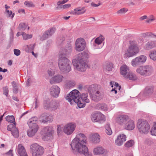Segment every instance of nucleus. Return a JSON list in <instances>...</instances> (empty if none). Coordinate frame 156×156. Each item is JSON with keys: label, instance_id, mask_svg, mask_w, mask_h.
<instances>
[{"label": "nucleus", "instance_id": "f257e3e1", "mask_svg": "<svg viewBox=\"0 0 156 156\" xmlns=\"http://www.w3.org/2000/svg\"><path fill=\"white\" fill-rule=\"evenodd\" d=\"M87 138L83 133H79L72 140L70 144L73 153L83 154L85 156H92L86 146Z\"/></svg>", "mask_w": 156, "mask_h": 156}, {"label": "nucleus", "instance_id": "f03ea898", "mask_svg": "<svg viewBox=\"0 0 156 156\" xmlns=\"http://www.w3.org/2000/svg\"><path fill=\"white\" fill-rule=\"evenodd\" d=\"M87 59H73L72 63L74 69L80 72H85L89 67Z\"/></svg>", "mask_w": 156, "mask_h": 156}, {"label": "nucleus", "instance_id": "7ed1b4c3", "mask_svg": "<svg viewBox=\"0 0 156 156\" xmlns=\"http://www.w3.org/2000/svg\"><path fill=\"white\" fill-rule=\"evenodd\" d=\"M129 45L127 52L124 55V57L129 58L137 53L139 51L137 42L135 41H129Z\"/></svg>", "mask_w": 156, "mask_h": 156}, {"label": "nucleus", "instance_id": "20e7f679", "mask_svg": "<svg viewBox=\"0 0 156 156\" xmlns=\"http://www.w3.org/2000/svg\"><path fill=\"white\" fill-rule=\"evenodd\" d=\"M79 92L77 90H74L70 92L68 94L65 98L66 100L69 102L71 104H72V101H73L76 103L80 107H82L84 104H82L80 103L81 101L78 99L80 96Z\"/></svg>", "mask_w": 156, "mask_h": 156}, {"label": "nucleus", "instance_id": "39448f33", "mask_svg": "<svg viewBox=\"0 0 156 156\" xmlns=\"http://www.w3.org/2000/svg\"><path fill=\"white\" fill-rule=\"evenodd\" d=\"M58 66L62 72L67 73L71 71L72 63L69 59H58Z\"/></svg>", "mask_w": 156, "mask_h": 156}, {"label": "nucleus", "instance_id": "423d86ee", "mask_svg": "<svg viewBox=\"0 0 156 156\" xmlns=\"http://www.w3.org/2000/svg\"><path fill=\"white\" fill-rule=\"evenodd\" d=\"M137 128L140 133L147 134L149 131L150 126L147 121L139 119L137 122Z\"/></svg>", "mask_w": 156, "mask_h": 156}, {"label": "nucleus", "instance_id": "0eeeda50", "mask_svg": "<svg viewBox=\"0 0 156 156\" xmlns=\"http://www.w3.org/2000/svg\"><path fill=\"white\" fill-rule=\"evenodd\" d=\"M72 47L70 41H68L64 50L60 51L58 53V58H68L72 51Z\"/></svg>", "mask_w": 156, "mask_h": 156}, {"label": "nucleus", "instance_id": "6e6552de", "mask_svg": "<svg viewBox=\"0 0 156 156\" xmlns=\"http://www.w3.org/2000/svg\"><path fill=\"white\" fill-rule=\"evenodd\" d=\"M120 70L121 74L125 78L133 80L137 79L135 75L130 72L129 68L126 65L121 66Z\"/></svg>", "mask_w": 156, "mask_h": 156}, {"label": "nucleus", "instance_id": "1a4fd4ad", "mask_svg": "<svg viewBox=\"0 0 156 156\" xmlns=\"http://www.w3.org/2000/svg\"><path fill=\"white\" fill-rule=\"evenodd\" d=\"M136 72L142 76H147L152 74L153 72V69L150 66H142L136 69Z\"/></svg>", "mask_w": 156, "mask_h": 156}, {"label": "nucleus", "instance_id": "9d476101", "mask_svg": "<svg viewBox=\"0 0 156 156\" xmlns=\"http://www.w3.org/2000/svg\"><path fill=\"white\" fill-rule=\"evenodd\" d=\"M30 149L33 156H41L43 154V147L36 143L32 144Z\"/></svg>", "mask_w": 156, "mask_h": 156}, {"label": "nucleus", "instance_id": "9b49d317", "mask_svg": "<svg viewBox=\"0 0 156 156\" xmlns=\"http://www.w3.org/2000/svg\"><path fill=\"white\" fill-rule=\"evenodd\" d=\"M41 132L43 136V139L44 140L48 141L53 138L54 131L51 127L49 126L44 127L42 129Z\"/></svg>", "mask_w": 156, "mask_h": 156}, {"label": "nucleus", "instance_id": "f8f14e48", "mask_svg": "<svg viewBox=\"0 0 156 156\" xmlns=\"http://www.w3.org/2000/svg\"><path fill=\"white\" fill-rule=\"evenodd\" d=\"M76 127V124L74 123L69 122L67 123L64 127L63 132L67 135H70L73 132Z\"/></svg>", "mask_w": 156, "mask_h": 156}, {"label": "nucleus", "instance_id": "ddd939ff", "mask_svg": "<svg viewBox=\"0 0 156 156\" xmlns=\"http://www.w3.org/2000/svg\"><path fill=\"white\" fill-rule=\"evenodd\" d=\"M30 129L27 130L28 136L30 137H32L34 136L37 131L39 127L37 123H32L31 122L30 123H27Z\"/></svg>", "mask_w": 156, "mask_h": 156}, {"label": "nucleus", "instance_id": "4468645a", "mask_svg": "<svg viewBox=\"0 0 156 156\" xmlns=\"http://www.w3.org/2000/svg\"><path fill=\"white\" fill-rule=\"evenodd\" d=\"M86 42L85 40L82 38L77 39L75 42V49L79 51H83L86 47Z\"/></svg>", "mask_w": 156, "mask_h": 156}, {"label": "nucleus", "instance_id": "2eb2a0df", "mask_svg": "<svg viewBox=\"0 0 156 156\" xmlns=\"http://www.w3.org/2000/svg\"><path fill=\"white\" fill-rule=\"evenodd\" d=\"M105 117L101 112H98L92 114L91 119L93 122L105 121Z\"/></svg>", "mask_w": 156, "mask_h": 156}, {"label": "nucleus", "instance_id": "dca6fc26", "mask_svg": "<svg viewBox=\"0 0 156 156\" xmlns=\"http://www.w3.org/2000/svg\"><path fill=\"white\" fill-rule=\"evenodd\" d=\"M105 38L102 35H100L99 37L96 38L94 40L95 44L94 45L97 48H101L104 44L105 42H103L105 40Z\"/></svg>", "mask_w": 156, "mask_h": 156}, {"label": "nucleus", "instance_id": "f3484780", "mask_svg": "<svg viewBox=\"0 0 156 156\" xmlns=\"http://www.w3.org/2000/svg\"><path fill=\"white\" fill-rule=\"evenodd\" d=\"M129 117L126 115H120L117 117L116 119V122L121 125H124L128 121Z\"/></svg>", "mask_w": 156, "mask_h": 156}, {"label": "nucleus", "instance_id": "a211bd4d", "mask_svg": "<svg viewBox=\"0 0 156 156\" xmlns=\"http://www.w3.org/2000/svg\"><path fill=\"white\" fill-rule=\"evenodd\" d=\"M87 97L88 93L87 92L83 93L80 95V97H79L78 99L80 101H81L80 103H82V104H84L82 107H80L79 105H77L79 108L84 107L85 106L86 103L89 102L90 100L87 98Z\"/></svg>", "mask_w": 156, "mask_h": 156}, {"label": "nucleus", "instance_id": "6ab92c4d", "mask_svg": "<svg viewBox=\"0 0 156 156\" xmlns=\"http://www.w3.org/2000/svg\"><path fill=\"white\" fill-rule=\"evenodd\" d=\"M60 88L57 86H53L50 88V94L53 97L57 98L60 92Z\"/></svg>", "mask_w": 156, "mask_h": 156}, {"label": "nucleus", "instance_id": "aec40b11", "mask_svg": "<svg viewBox=\"0 0 156 156\" xmlns=\"http://www.w3.org/2000/svg\"><path fill=\"white\" fill-rule=\"evenodd\" d=\"M135 127L134 121L129 119L128 121L126 123L124 126V128L128 130H132L134 129Z\"/></svg>", "mask_w": 156, "mask_h": 156}, {"label": "nucleus", "instance_id": "412c9836", "mask_svg": "<svg viewBox=\"0 0 156 156\" xmlns=\"http://www.w3.org/2000/svg\"><path fill=\"white\" fill-rule=\"evenodd\" d=\"M17 152L19 156H28L25 148L21 144H18L17 147Z\"/></svg>", "mask_w": 156, "mask_h": 156}, {"label": "nucleus", "instance_id": "4be33fe9", "mask_svg": "<svg viewBox=\"0 0 156 156\" xmlns=\"http://www.w3.org/2000/svg\"><path fill=\"white\" fill-rule=\"evenodd\" d=\"M56 30L55 28L52 27L50 30H48L45 32L43 34L41 39L43 40H46L48 37H51L53 34Z\"/></svg>", "mask_w": 156, "mask_h": 156}, {"label": "nucleus", "instance_id": "5701e85b", "mask_svg": "<svg viewBox=\"0 0 156 156\" xmlns=\"http://www.w3.org/2000/svg\"><path fill=\"white\" fill-rule=\"evenodd\" d=\"M90 97L92 100L97 102L101 100L102 98L101 95V93H100V91H97L96 92V93L91 94Z\"/></svg>", "mask_w": 156, "mask_h": 156}, {"label": "nucleus", "instance_id": "b1692460", "mask_svg": "<svg viewBox=\"0 0 156 156\" xmlns=\"http://www.w3.org/2000/svg\"><path fill=\"white\" fill-rule=\"evenodd\" d=\"M126 140V136L124 134L120 135L118 136L117 138L115 140V143L118 146H121L123 142Z\"/></svg>", "mask_w": 156, "mask_h": 156}, {"label": "nucleus", "instance_id": "393cba45", "mask_svg": "<svg viewBox=\"0 0 156 156\" xmlns=\"http://www.w3.org/2000/svg\"><path fill=\"white\" fill-rule=\"evenodd\" d=\"M147 59H133L131 61V64L133 67L143 64L146 61Z\"/></svg>", "mask_w": 156, "mask_h": 156}, {"label": "nucleus", "instance_id": "a878e982", "mask_svg": "<svg viewBox=\"0 0 156 156\" xmlns=\"http://www.w3.org/2000/svg\"><path fill=\"white\" fill-rule=\"evenodd\" d=\"M63 76L59 75L51 78L50 80V83L51 84L59 83L62 81Z\"/></svg>", "mask_w": 156, "mask_h": 156}, {"label": "nucleus", "instance_id": "bb28decb", "mask_svg": "<svg viewBox=\"0 0 156 156\" xmlns=\"http://www.w3.org/2000/svg\"><path fill=\"white\" fill-rule=\"evenodd\" d=\"M154 92V87L153 86H147L144 90V93L147 96L151 95Z\"/></svg>", "mask_w": 156, "mask_h": 156}, {"label": "nucleus", "instance_id": "cd10ccee", "mask_svg": "<svg viewBox=\"0 0 156 156\" xmlns=\"http://www.w3.org/2000/svg\"><path fill=\"white\" fill-rule=\"evenodd\" d=\"M100 86L97 85L96 84H94L90 86L88 88V90L91 93H96L97 91H100L99 88Z\"/></svg>", "mask_w": 156, "mask_h": 156}, {"label": "nucleus", "instance_id": "c85d7f7f", "mask_svg": "<svg viewBox=\"0 0 156 156\" xmlns=\"http://www.w3.org/2000/svg\"><path fill=\"white\" fill-rule=\"evenodd\" d=\"M104 152V149L101 147H96L93 150V153L95 155L103 154Z\"/></svg>", "mask_w": 156, "mask_h": 156}, {"label": "nucleus", "instance_id": "c756f323", "mask_svg": "<svg viewBox=\"0 0 156 156\" xmlns=\"http://www.w3.org/2000/svg\"><path fill=\"white\" fill-rule=\"evenodd\" d=\"M90 58L88 53L83 51L77 54L76 58Z\"/></svg>", "mask_w": 156, "mask_h": 156}, {"label": "nucleus", "instance_id": "7c9ffc66", "mask_svg": "<svg viewBox=\"0 0 156 156\" xmlns=\"http://www.w3.org/2000/svg\"><path fill=\"white\" fill-rule=\"evenodd\" d=\"M50 110L55 111L60 107V104L58 101H55L51 102Z\"/></svg>", "mask_w": 156, "mask_h": 156}, {"label": "nucleus", "instance_id": "2f4dec72", "mask_svg": "<svg viewBox=\"0 0 156 156\" xmlns=\"http://www.w3.org/2000/svg\"><path fill=\"white\" fill-rule=\"evenodd\" d=\"M85 8V7H78L74 9L75 13L76 15H79L84 13L86 10H83Z\"/></svg>", "mask_w": 156, "mask_h": 156}, {"label": "nucleus", "instance_id": "473e14b6", "mask_svg": "<svg viewBox=\"0 0 156 156\" xmlns=\"http://www.w3.org/2000/svg\"><path fill=\"white\" fill-rule=\"evenodd\" d=\"M65 39L64 36L59 37L57 39V44L58 46H63L65 43Z\"/></svg>", "mask_w": 156, "mask_h": 156}, {"label": "nucleus", "instance_id": "72a5a7b5", "mask_svg": "<svg viewBox=\"0 0 156 156\" xmlns=\"http://www.w3.org/2000/svg\"><path fill=\"white\" fill-rule=\"evenodd\" d=\"M156 46V44L153 41L148 42L145 45V49L147 50H149Z\"/></svg>", "mask_w": 156, "mask_h": 156}, {"label": "nucleus", "instance_id": "f704fd0d", "mask_svg": "<svg viewBox=\"0 0 156 156\" xmlns=\"http://www.w3.org/2000/svg\"><path fill=\"white\" fill-rule=\"evenodd\" d=\"M92 140L94 143H98L100 141V136L98 133H96L92 136Z\"/></svg>", "mask_w": 156, "mask_h": 156}, {"label": "nucleus", "instance_id": "c9c22d12", "mask_svg": "<svg viewBox=\"0 0 156 156\" xmlns=\"http://www.w3.org/2000/svg\"><path fill=\"white\" fill-rule=\"evenodd\" d=\"M5 119L6 121L11 123H13L15 125H16V123L15 122V119L13 115H8L6 116Z\"/></svg>", "mask_w": 156, "mask_h": 156}, {"label": "nucleus", "instance_id": "e433bc0d", "mask_svg": "<svg viewBox=\"0 0 156 156\" xmlns=\"http://www.w3.org/2000/svg\"><path fill=\"white\" fill-rule=\"evenodd\" d=\"M105 132L108 135H110L112 134V131L110 127V126L109 124H106L105 126Z\"/></svg>", "mask_w": 156, "mask_h": 156}, {"label": "nucleus", "instance_id": "4c0bfd02", "mask_svg": "<svg viewBox=\"0 0 156 156\" xmlns=\"http://www.w3.org/2000/svg\"><path fill=\"white\" fill-rule=\"evenodd\" d=\"M96 108L99 110L105 111L107 109L106 106L105 104L103 103H99L97 104L96 105Z\"/></svg>", "mask_w": 156, "mask_h": 156}, {"label": "nucleus", "instance_id": "58836bf2", "mask_svg": "<svg viewBox=\"0 0 156 156\" xmlns=\"http://www.w3.org/2000/svg\"><path fill=\"white\" fill-rule=\"evenodd\" d=\"M11 131L12 134L14 136V137L17 138L19 136V133L18 129L16 127L13 128V129H12Z\"/></svg>", "mask_w": 156, "mask_h": 156}, {"label": "nucleus", "instance_id": "ea45409f", "mask_svg": "<svg viewBox=\"0 0 156 156\" xmlns=\"http://www.w3.org/2000/svg\"><path fill=\"white\" fill-rule=\"evenodd\" d=\"M51 103L49 102V100H46L44 101L43 107L46 109H50L51 108Z\"/></svg>", "mask_w": 156, "mask_h": 156}, {"label": "nucleus", "instance_id": "a19ab883", "mask_svg": "<svg viewBox=\"0 0 156 156\" xmlns=\"http://www.w3.org/2000/svg\"><path fill=\"white\" fill-rule=\"evenodd\" d=\"M47 114L46 113H44L42 114L39 117V119L40 121H41L42 123H45L47 122H44V120L47 119Z\"/></svg>", "mask_w": 156, "mask_h": 156}, {"label": "nucleus", "instance_id": "79ce46f5", "mask_svg": "<svg viewBox=\"0 0 156 156\" xmlns=\"http://www.w3.org/2000/svg\"><path fill=\"white\" fill-rule=\"evenodd\" d=\"M27 27V24L24 23H20L19 25V29L20 30H25Z\"/></svg>", "mask_w": 156, "mask_h": 156}, {"label": "nucleus", "instance_id": "37998d69", "mask_svg": "<svg viewBox=\"0 0 156 156\" xmlns=\"http://www.w3.org/2000/svg\"><path fill=\"white\" fill-rule=\"evenodd\" d=\"M134 141L131 140L127 141L125 144V146L126 147L129 148L132 147L134 145Z\"/></svg>", "mask_w": 156, "mask_h": 156}, {"label": "nucleus", "instance_id": "c03bdc74", "mask_svg": "<svg viewBox=\"0 0 156 156\" xmlns=\"http://www.w3.org/2000/svg\"><path fill=\"white\" fill-rule=\"evenodd\" d=\"M150 132L152 135L156 136V122H154V124L151 128Z\"/></svg>", "mask_w": 156, "mask_h": 156}, {"label": "nucleus", "instance_id": "a18cd8bd", "mask_svg": "<svg viewBox=\"0 0 156 156\" xmlns=\"http://www.w3.org/2000/svg\"><path fill=\"white\" fill-rule=\"evenodd\" d=\"M150 132L152 135L156 136V122H154V124L151 128Z\"/></svg>", "mask_w": 156, "mask_h": 156}, {"label": "nucleus", "instance_id": "49530a36", "mask_svg": "<svg viewBox=\"0 0 156 156\" xmlns=\"http://www.w3.org/2000/svg\"><path fill=\"white\" fill-rule=\"evenodd\" d=\"M23 40H26L28 39L31 38L32 37V34H29L23 32L22 34Z\"/></svg>", "mask_w": 156, "mask_h": 156}, {"label": "nucleus", "instance_id": "de8ad7c7", "mask_svg": "<svg viewBox=\"0 0 156 156\" xmlns=\"http://www.w3.org/2000/svg\"><path fill=\"white\" fill-rule=\"evenodd\" d=\"M113 67V64L111 62H108L107 64V69L108 71H111L112 70Z\"/></svg>", "mask_w": 156, "mask_h": 156}, {"label": "nucleus", "instance_id": "09e8293b", "mask_svg": "<svg viewBox=\"0 0 156 156\" xmlns=\"http://www.w3.org/2000/svg\"><path fill=\"white\" fill-rule=\"evenodd\" d=\"M110 85L112 87H113V85H114L115 87L117 88V87H119V90H120L121 89V86L119 85V84L114 81H111L110 82Z\"/></svg>", "mask_w": 156, "mask_h": 156}, {"label": "nucleus", "instance_id": "8fccbe9b", "mask_svg": "<svg viewBox=\"0 0 156 156\" xmlns=\"http://www.w3.org/2000/svg\"><path fill=\"white\" fill-rule=\"evenodd\" d=\"M16 125H15L14 124L12 123L10 124L7 126V129L8 131H11L12 129H13V128L16 127Z\"/></svg>", "mask_w": 156, "mask_h": 156}, {"label": "nucleus", "instance_id": "3c124183", "mask_svg": "<svg viewBox=\"0 0 156 156\" xmlns=\"http://www.w3.org/2000/svg\"><path fill=\"white\" fill-rule=\"evenodd\" d=\"M149 56L150 58H156V51H151Z\"/></svg>", "mask_w": 156, "mask_h": 156}, {"label": "nucleus", "instance_id": "603ef678", "mask_svg": "<svg viewBox=\"0 0 156 156\" xmlns=\"http://www.w3.org/2000/svg\"><path fill=\"white\" fill-rule=\"evenodd\" d=\"M24 5L28 7H32L34 6L32 2L27 1H25L24 2Z\"/></svg>", "mask_w": 156, "mask_h": 156}, {"label": "nucleus", "instance_id": "864d4df0", "mask_svg": "<svg viewBox=\"0 0 156 156\" xmlns=\"http://www.w3.org/2000/svg\"><path fill=\"white\" fill-rule=\"evenodd\" d=\"M47 119L44 120V122H50L53 120V117L51 115L47 114Z\"/></svg>", "mask_w": 156, "mask_h": 156}, {"label": "nucleus", "instance_id": "5fc2aeb1", "mask_svg": "<svg viewBox=\"0 0 156 156\" xmlns=\"http://www.w3.org/2000/svg\"><path fill=\"white\" fill-rule=\"evenodd\" d=\"M37 118L36 117H34L31 118L30 119L28 123H30L31 122L32 123H36V121L37 120Z\"/></svg>", "mask_w": 156, "mask_h": 156}, {"label": "nucleus", "instance_id": "6e6d98bb", "mask_svg": "<svg viewBox=\"0 0 156 156\" xmlns=\"http://www.w3.org/2000/svg\"><path fill=\"white\" fill-rule=\"evenodd\" d=\"M127 11L128 9L126 10L125 8H123L118 10L117 12V13L118 14L124 13H125Z\"/></svg>", "mask_w": 156, "mask_h": 156}, {"label": "nucleus", "instance_id": "4d7b16f0", "mask_svg": "<svg viewBox=\"0 0 156 156\" xmlns=\"http://www.w3.org/2000/svg\"><path fill=\"white\" fill-rule=\"evenodd\" d=\"M4 94L6 95V96H8V92H9V90L8 88L6 87H3V89Z\"/></svg>", "mask_w": 156, "mask_h": 156}, {"label": "nucleus", "instance_id": "13d9d810", "mask_svg": "<svg viewBox=\"0 0 156 156\" xmlns=\"http://www.w3.org/2000/svg\"><path fill=\"white\" fill-rule=\"evenodd\" d=\"M14 54L16 56L19 55L20 54V51L19 49H14Z\"/></svg>", "mask_w": 156, "mask_h": 156}, {"label": "nucleus", "instance_id": "bf43d9fd", "mask_svg": "<svg viewBox=\"0 0 156 156\" xmlns=\"http://www.w3.org/2000/svg\"><path fill=\"white\" fill-rule=\"evenodd\" d=\"M57 127V133L58 134L62 132V130L61 129V127L60 125H58Z\"/></svg>", "mask_w": 156, "mask_h": 156}, {"label": "nucleus", "instance_id": "052dcab7", "mask_svg": "<svg viewBox=\"0 0 156 156\" xmlns=\"http://www.w3.org/2000/svg\"><path fill=\"white\" fill-rule=\"evenodd\" d=\"M31 79L29 78L28 79L26 82V85L28 87L30 86V83L31 82Z\"/></svg>", "mask_w": 156, "mask_h": 156}, {"label": "nucleus", "instance_id": "680f3d73", "mask_svg": "<svg viewBox=\"0 0 156 156\" xmlns=\"http://www.w3.org/2000/svg\"><path fill=\"white\" fill-rule=\"evenodd\" d=\"M12 150H10L8 152L5 153V154L7 155H8L11 156H13V154L12 153Z\"/></svg>", "mask_w": 156, "mask_h": 156}, {"label": "nucleus", "instance_id": "e2e57ef3", "mask_svg": "<svg viewBox=\"0 0 156 156\" xmlns=\"http://www.w3.org/2000/svg\"><path fill=\"white\" fill-rule=\"evenodd\" d=\"M71 5L70 4H65L62 5V7L63 9L67 8L70 7Z\"/></svg>", "mask_w": 156, "mask_h": 156}, {"label": "nucleus", "instance_id": "0e129e2a", "mask_svg": "<svg viewBox=\"0 0 156 156\" xmlns=\"http://www.w3.org/2000/svg\"><path fill=\"white\" fill-rule=\"evenodd\" d=\"M5 12L8 13V16L9 17H10L12 14V11H9L8 10H6Z\"/></svg>", "mask_w": 156, "mask_h": 156}, {"label": "nucleus", "instance_id": "69168bd1", "mask_svg": "<svg viewBox=\"0 0 156 156\" xmlns=\"http://www.w3.org/2000/svg\"><path fill=\"white\" fill-rule=\"evenodd\" d=\"M13 92L15 94H17L18 92V89L17 87H13L12 89Z\"/></svg>", "mask_w": 156, "mask_h": 156}, {"label": "nucleus", "instance_id": "338daca9", "mask_svg": "<svg viewBox=\"0 0 156 156\" xmlns=\"http://www.w3.org/2000/svg\"><path fill=\"white\" fill-rule=\"evenodd\" d=\"M69 86L70 87H73L75 85V83L74 82L70 81L69 83Z\"/></svg>", "mask_w": 156, "mask_h": 156}, {"label": "nucleus", "instance_id": "774afa93", "mask_svg": "<svg viewBox=\"0 0 156 156\" xmlns=\"http://www.w3.org/2000/svg\"><path fill=\"white\" fill-rule=\"evenodd\" d=\"M147 18V16L146 15H144L143 16H141V17L140 18V20L141 21H142V20H145V19H146Z\"/></svg>", "mask_w": 156, "mask_h": 156}]
</instances>
